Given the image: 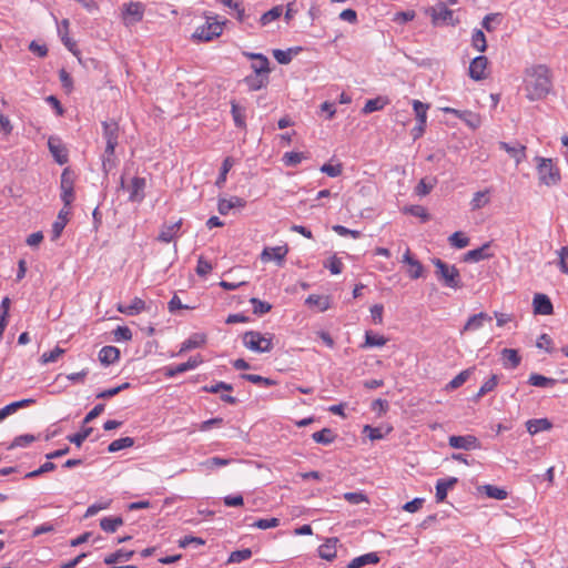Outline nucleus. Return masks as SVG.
<instances>
[{
  "label": "nucleus",
  "instance_id": "f257e3e1",
  "mask_svg": "<svg viewBox=\"0 0 568 568\" xmlns=\"http://www.w3.org/2000/svg\"><path fill=\"white\" fill-rule=\"evenodd\" d=\"M551 88V71L547 65L538 64L526 70V91L529 100L546 98Z\"/></svg>",
  "mask_w": 568,
  "mask_h": 568
},
{
  "label": "nucleus",
  "instance_id": "f03ea898",
  "mask_svg": "<svg viewBox=\"0 0 568 568\" xmlns=\"http://www.w3.org/2000/svg\"><path fill=\"white\" fill-rule=\"evenodd\" d=\"M433 264L436 267L437 278L447 287L460 288L463 286L459 271L455 265H449L440 258H434Z\"/></svg>",
  "mask_w": 568,
  "mask_h": 568
},
{
  "label": "nucleus",
  "instance_id": "7ed1b4c3",
  "mask_svg": "<svg viewBox=\"0 0 568 568\" xmlns=\"http://www.w3.org/2000/svg\"><path fill=\"white\" fill-rule=\"evenodd\" d=\"M537 164V173L539 182L547 186H552L559 183L560 181V172L559 169L555 165L551 159L545 158H536Z\"/></svg>",
  "mask_w": 568,
  "mask_h": 568
},
{
  "label": "nucleus",
  "instance_id": "20e7f679",
  "mask_svg": "<svg viewBox=\"0 0 568 568\" xmlns=\"http://www.w3.org/2000/svg\"><path fill=\"white\" fill-rule=\"evenodd\" d=\"M273 335H263L256 331H248L243 335V344L246 348L256 353H267L273 348Z\"/></svg>",
  "mask_w": 568,
  "mask_h": 568
},
{
  "label": "nucleus",
  "instance_id": "39448f33",
  "mask_svg": "<svg viewBox=\"0 0 568 568\" xmlns=\"http://www.w3.org/2000/svg\"><path fill=\"white\" fill-rule=\"evenodd\" d=\"M425 13L432 18V23L434 26H438L440 23L456 26L459 23V20L454 18L453 10L448 9L443 2L426 9Z\"/></svg>",
  "mask_w": 568,
  "mask_h": 568
},
{
  "label": "nucleus",
  "instance_id": "423d86ee",
  "mask_svg": "<svg viewBox=\"0 0 568 568\" xmlns=\"http://www.w3.org/2000/svg\"><path fill=\"white\" fill-rule=\"evenodd\" d=\"M223 31V22L219 21H207L205 24L199 27L193 34V38L201 41H211L214 38L219 37Z\"/></svg>",
  "mask_w": 568,
  "mask_h": 568
},
{
  "label": "nucleus",
  "instance_id": "0eeeda50",
  "mask_svg": "<svg viewBox=\"0 0 568 568\" xmlns=\"http://www.w3.org/2000/svg\"><path fill=\"white\" fill-rule=\"evenodd\" d=\"M103 126V136L105 139V153H113L115 146L118 145L119 138V125L114 121H104L102 123Z\"/></svg>",
  "mask_w": 568,
  "mask_h": 568
},
{
  "label": "nucleus",
  "instance_id": "6e6552de",
  "mask_svg": "<svg viewBox=\"0 0 568 568\" xmlns=\"http://www.w3.org/2000/svg\"><path fill=\"white\" fill-rule=\"evenodd\" d=\"M144 6L141 2H130L124 6L123 21L126 26L134 24L143 19Z\"/></svg>",
  "mask_w": 568,
  "mask_h": 568
},
{
  "label": "nucleus",
  "instance_id": "1a4fd4ad",
  "mask_svg": "<svg viewBox=\"0 0 568 568\" xmlns=\"http://www.w3.org/2000/svg\"><path fill=\"white\" fill-rule=\"evenodd\" d=\"M488 59L485 55H478L473 59L469 64L468 74L475 81H480L487 78Z\"/></svg>",
  "mask_w": 568,
  "mask_h": 568
},
{
  "label": "nucleus",
  "instance_id": "9d476101",
  "mask_svg": "<svg viewBox=\"0 0 568 568\" xmlns=\"http://www.w3.org/2000/svg\"><path fill=\"white\" fill-rule=\"evenodd\" d=\"M448 444L450 447L456 449H465V450H471L480 448V443L477 439V437L473 435H466V436H450L448 438Z\"/></svg>",
  "mask_w": 568,
  "mask_h": 568
},
{
  "label": "nucleus",
  "instance_id": "9b49d317",
  "mask_svg": "<svg viewBox=\"0 0 568 568\" xmlns=\"http://www.w3.org/2000/svg\"><path fill=\"white\" fill-rule=\"evenodd\" d=\"M48 146L50 153L60 165L65 164L68 162V151L65 146L61 143L60 139L55 136H50L48 140Z\"/></svg>",
  "mask_w": 568,
  "mask_h": 568
},
{
  "label": "nucleus",
  "instance_id": "f8f14e48",
  "mask_svg": "<svg viewBox=\"0 0 568 568\" xmlns=\"http://www.w3.org/2000/svg\"><path fill=\"white\" fill-rule=\"evenodd\" d=\"M288 253V248L286 245L284 246H274V247H265L261 254L262 262L276 261L278 265L284 263L285 256Z\"/></svg>",
  "mask_w": 568,
  "mask_h": 568
},
{
  "label": "nucleus",
  "instance_id": "ddd939ff",
  "mask_svg": "<svg viewBox=\"0 0 568 568\" xmlns=\"http://www.w3.org/2000/svg\"><path fill=\"white\" fill-rule=\"evenodd\" d=\"M202 358L200 355H196V356H193V357H190L187 362L185 363H181L174 367H166L165 368V376L166 377H174L176 376L178 374H182L186 371H190V369H193L195 367H197L201 363H202Z\"/></svg>",
  "mask_w": 568,
  "mask_h": 568
},
{
  "label": "nucleus",
  "instance_id": "4468645a",
  "mask_svg": "<svg viewBox=\"0 0 568 568\" xmlns=\"http://www.w3.org/2000/svg\"><path fill=\"white\" fill-rule=\"evenodd\" d=\"M534 312L540 315H550L554 312L550 298L545 294H536L532 301Z\"/></svg>",
  "mask_w": 568,
  "mask_h": 568
},
{
  "label": "nucleus",
  "instance_id": "2eb2a0df",
  "mask_svg": "<svg viewBox=\"0 0 568 568\" xmlns=\"http://www.w3.org/2000/svg\"><path fill=\"white\" fill-rule=\"evenodd\" d=\"M146 182L144 178L135 176L131 181V185L129 186L130 195L129 201L131 202H141L144 199V189Z\"/></svg>",
  "mask_w": 568,
  "mask_h": 568
},
{
  "label": "nucleus",
  "instance_id": "dca6fc26",
  "mask_svg": "<svg viewBox=\"0 0 568 568\" xmlns=\"http://www.w3.org/2000/svg\"><path fill=\"white\" fill-rule=\"evenodd\" d=\"M490 250V242L483 244L480 247L468 251L464 255L465 262H480L493 256Z\"/></svg>",
  "mask_w": 568,
  "mask_h": 568
},
{
  "label": "nucleus",
  "instance_id": "f3484780",
  "mask_svg": "<svg viewBox=\"0 0 568 568\" xmlns=\"http://www.w3.org/2000/svg\"><path fill=\"white\" fill-rule=\"evenodd\" d=\"M402 262L409 265L408 275L413 280L422 276L424 267L422 263L412 255L409 248L404 253Z\"/></svg>",
  "mask_w": 568,
  "mask_h": 568
},
{
  "label": "nucleus",
  "instance_id": "a211bd4d",
  "mask_svg": "<svg viewBox=\"0 0 568 568\" xmlns=\"http://www.w3.org/2000/svg\"><path fill=\"white\" fill-rule=\"evenodd\" d=\"M243 81L250 91H257L268 84L270 77L267 74L254 72L253 74L246 75Z\"/></svg>",
  "mask_w": 568,
  "mask_h": 568
},
{
  "label": "nucleus",
  "instance_id": "6ab92c4d",
  "mask_svg": "<svg viewBox=\"0 0 568 568\" xmlns=\"http://www.w3.org/2000/svg\"><path fill=\"white\" fill-rule=\"evenodd\" d=\"M499 148L504 151H506L510 158L515 160L516 165L521 163V161L525 159L526 154V146L519 143H516L514 145L507 143V142H499Z\"/></svg>",
  "mask_w": 568,
  "mask_h": 568
},
{
  "label": "nucleus",
  "instance_id": "aec40b11",
  "mask_svg": "<svg viewBox=\"0 0 568 568\" xmlns=\"http://www.w3.org/2000/svg\"><path fill=\"white\" fill-rule=\"evenodd\" d=\"M246 202L239 196H232L231 199H220L217 203V210L220 214L226 215L232 209L244 207Z\"/></svg>",
  "mask_w": 568,
  "mask_h": 568
},
{
  "label": "nucleus",
  "instance_id": "412c9836",
  "mask_svg": "<svg viewBox=\"0 0 568 568\" xmlns=\"http://www.w3.org/2000/svg\"><path fill=\"white\" fill-rule=\"evenodd\" d=\"M456 477H448L446 479H439L436 484V501L442 503L447 497L448 489L453 488L457 484Z\"/></svg>",
  "mask_w": 568,
  "mask_h": 568
},
{
  "label": "nucleus",
  "instance_id": "4be33fe9",
  "mask_svg": "<svg viewBox=\"0 0 568 568\" xmlns=\"http://www.w3.org/2000/svg\"><path fill=\"white\" fill-rule=\"evenodd\" d=\"M500 355H501L503 365L505 368L514 369V368L518 367L521 362V357L518 354V351H516L514 348H504L500 352Z\"/></svg>",
  "mask_w": 568,
  "mask_h": 568
},
{
  "label": "nucleus",
  "instance_id": "5701e85b",
  "mask_svg": "<svg viewBox=\"0 0 568 568\" xmlns=\"http://www.w3.org/2000/svg\"><path fill=\"white\" fill-rule=\"evenodd\" d=\"M337 542L338 539L336 537L326 539L325 544L321 545L318 548L320 557L325 560H333L336 557Z\"/></svg>",
  "mask_w": 568,
  "mask_h": 568
},
{
  "label": "nucleus",
  "instance_id": "b1692460",
  "mask_svg": "<svg viewBox=\"0 0 568 568\" xmlns=\"http://www.w3.org/2000/svg\"><path fill=\"white\" fill-rule=\"evenodd\" d=\"M206 343V335L204 333H194L182 343L180 354L201 347Z\"/></svg>",
  "mask_w": 568,
  "mask_h": 568
},
{
  "label": "nucleus",
  "instance_id": "393cba45",
  "mask_svg": "<svg viewBox=\"0 0 568 568\" xmlns=\"http://www.w3.org/2000/svg\"><path fill=\"white\" fill-rule=\"evenodd\" d=\"M490 321H491V317L487 313L480 312L478 314H475L468 318L462 333L467 332V331H476V329L480 328L485 322H490Z\"/></svg>",
  "mask_w": 568,
  "mask_h": 568
},
{
  "label": "nucleus",
  "instance_id": "a878e982",
  "mask_svg": "<svg viewBox=\"0 0 568 568\" xmlns=\"http://www.w3.org/2000/svg\"><path fill=\"white\" fill-rule=\"evenodd\" d=\"M181 225H182L181 219L170 225H163L161 229V232L158 236V240L161 242H164V243H170L176 236Z\"/></svg>",
  "mask_w": 568,
  "mask_h": 568
},
{
  "label": "nucleus",
  "instance_id": "bb28decb",
  "mask_svg": "<svg viewBox=\"0 0 568 568\" xmlns=\"http://www.w3.org/2000/svg\"><path fill=\"white\" fill-rule=\"evenodd\" d=\"M70 214V211L67 207H63L55 220V222L52 225V241H55L60 237L63 229L65 227L68 223V216Z\"/></svg>",
  "mask_w": 568,
  "mask_h": 568
},
{
  "label": "nucleus",
  "instance_id": "cd10ccee",
  "mask_svg": "<svg viewBox=\"0 0 568 568\" xmlns=\"http://www.w3.org/2000/svg\"><path fill=\"white\" fill-rule=\"evenodd\" d=\"M120 357L119 348L114 346H104L99 352V361L103 365H110L116 362Z\"/></svg>",
  "mask_w": 568,
  "mask_h": 568
},
{
  "label": "nucleus",
  "instance_id": "c85d7f7f",
  "mask_svg": "<svg viewBox=\"0 0 568 568\" xmlns=\"http://www.w3.org/2000/svg\"><path fill=\"white\" fill-rule=\"evenodd\" d=\"M145 308V302L143 300H141L140 297H135L133 298V301L131 302L130 305H122V304H119L116 310L122 313V314H125V315H136L139 313H141L143 310Z\"/></svg>",
  "mask_w": 568,
  "mask_h": 568
},
{
  "label": "nucleus",
  "instance_id": "c756f323",
  "mask_svg": "<svg viewBox=\"0 0 568 568\" xmlns=\"http://www.w3.org/2000/svg\"><path fill=\"white\" fill-rule=\"evenodd\" d=\"M379 562V557L376 552H368L362 555L359 557L354 558L348 565L347 568H361L366 565H375Z\"/></svg>",
  "mask_w": 568,
  "mask_h": 568
},
{
  "label": "nucleus",
  "instance_id": "7c9ffc66",
  "mask_svg": "<svg viewBox=\"0 0 568 568\" xmlns=\"http://www.w3.org/2000/svg\"><path fill=\"white\" fill-rule=\"evenodd\" d=\"M444 111L446 113H454L458 115L460 119L465 120L467 124L471 128H477L480 123L479 116L473 112L464 111L460 112L458 110L452 109V108H445Z\"/></svg>",
  "mask_w": 568,
  "mask_h": 568
},
{
  "label": "nucleus",
  "instance_id": "2f4dec72",
  "mask_svg": "<svg viewBox=\"0 0 568 568\" xmlns=\"http://www.w3.org/2000/svg\"><path fill=\"white\" fill-rule=\"evenodd\" d=\"M69 26L70 22L68 19H63L61 23L58 26V32L61 37L63 44L71 51L74 52L75 43L69 38Z\"/></svg>",
  "mask_w": 568,
  "mask_h": 568
},
{
  "label": "nucleus",
  "instance_id": "473e14b6",
  "mask_svg": "<svg viewBox=\"0 0 568 568\" xmlns=\"http://www.w3.org/2000/svg\"><path fill=\"white\" fill-rule=\"evenodd\" d=\"M335 438L336 434L331 428H323L322 430L312 434V439L315 443L323 445L332 444L335 440Z\"/></svg>",
  "mask_w": 568,
  "mask_h": 568
},
{
  "label": "nucleus",
  "instance_id": "72a5a7b5",
  "mask_svg": "<svg viewBox=\"0 0 568 568\" xmlns=\"http://www.w3.org/2000/svg\"><path fill=\"white\" fill-rule=\"evenodd\" d=\"M527 430L535 435L541 430H548L551 428V423L547 418H540V419H529L526 423Z\"/></svg>",
  "mask_w": 568,
  "mask_h": 568
},
{
  "label": "nucleus",
  "instance_id": "f704fd0d",
  "mask_svg": "<svg viewBox=\"0 0 568 568\" xmlns=\"http://www.w3.org/2000/svg\"><path fill=\"white\" fill-rule=\"evenodd\" d=\"M528 383L536 387H554L557 384V381L555 378L534 373L530 374Z\"/></svg>",
  "mask_w": 568,
  "mask_h": 568
},
{
  "label": "nucleus",
  "instance_id": "c9c22d12",
  "mask_svg": "<svg viewBox=\"0 0 568 568\" xmlns=\"http://www.w3.org/2000/svg\"><path fill=\"white\" fill-rule=\"evenodd\" d=\"M231 113L237 128H245V109L240 106L236 101H231Z\"/></svg>",
  "mask_w": 568,
  "mask_h": 568
},
{
  "label": "nucleus",
  "instance_id": "e433bc0d",
  "mask_svg": "<svg viewBox=\"0 0 568 568\" xmlns=\"http://www.w3.org/2000/svg\"><path fill=\"white\" fill-rule=\"evenodd\" d=\"M123 525L122 517H104L100 520V527L105 532H114L120 526Z\"/></svg>",
  "mask_w": 568,
  "mask_h": 568
},
{
  "label": "nucleus",
  "instance_id": "4c0bfd02",
  "mask_svg": "<svg viewBox=\"0 0 568 568\" xmlns=\"http://www.w3.org/2000/svg\"><path fill=\"white\" fill-rule=\"evenodd\" d=\"M306 304L310 306L317 307L318 311L323 312L329 307V298L323 295L312 294L306 298Z\"/></svg>",
  "mask_w": 568,
  "mask_h": 568
},
{
  "label": "nucleus",
  "instance_id": "58836bf2",
  "mask_svg": "<svg viewBox=\"0 0 568 568\" xmlns=\"http://www.w3.org/2000/svg\"><path fill=\"white\" fill-rule=\"evenodd\" d=\"M387 343V338L383 335L373 334L371 331L365 333V343L362 347H375L384 346Z\"/></svg>",
  "mask_w": 568,
  "mask_h": 568
},
{
  "label": "nucleus",
  "instance_id": "ea45409f",
  "mask_svg": "<svg viewBox=\"0 0 568 568\" xmlns=\"http://www.w3.org/2000/svg\"><path fill=\"white\" fill-rule=\"evenodd\" d=\"M133 555H134L133 550L119 549L115 552L110 554L109 556H106L104 558V562L106 565H112V564L118 562L120 560H130Z\"/></svg>",
  "mask_w": 568,
  "mask_h": 568
},
{
  "label": "nucleus",
  "instance_id": "a19ab883",
  "mask_svg": "<svg viewBox=\"0 0 568 568\" xmlns=\"http://www.w3.org/2000/svg\"><path fill=\"white\" fill-rule=\"evenodd\" d=\"M483 491L487 495V497L504 500L507 498L508 493L504 488H499L494 485H485L481 487Z\"/></svg>",
  "mask_w": 568,
  "mask_h": 568
},
{
  "label": "nucleus",
  "instance_id": "79ce46f5",
  "mask_svg": "<svg viewBox=\"0 0 568 568\" xmlns=\"http://www.w3.org/2000/svg\"><path fill=\"white\" fill-rule=\"evenodd\" d=\"M488 193H489L488 190L476 192L470 202L471 210H474V211L479 210V209L484 207L486 204H488V202H489Z\"/></svg>",
  "mask_w": 568,
  "mask_h": 568
},
{
  "label": "nucleus",
  "instance_id": "37998d69",
  "mask_svg": "<svg viewBox=\"0 0 568 568\" xmlns=\"http://www.w3.org/2000/svg\"><path fill=\"white\" fill-rule=\"evenodd\" d=\"M133 445H134V439L133 438H131V437H122V438L113 440L109 445L108 452L109 453H115V452L122 450L124 448L132 447Z\"/></svg>",
  "mask_w": 568,
  "mask_h": 568
},
{
  "label": "nucleus",
  "instance_id": "c03bdc74",
  "mask_svg": "<svg viewBox=\"0 0 568 568\" xmlns=\"http://www.w3.org/2000/svg\"><path fill=\"white\" fill-rule=\"evenodd\" d=\"M471 45L479 52H485L487 49V41L484 32L479 29L475 30L471 36Z\"/></svg>",
  "mask_w": 568,
  "mask_h": 568
},
{
  "label": "nucleus",
  "instance_id": "a18cd8bd",
  "mask_svg": "<svg viewBox=\"0 0 568 568\" xmlns=\"http://www.w3.org/2000/svg\"><path fill=\"white\" fill-rule=\"evenodd\" d=\"M474 367L462 371L457 376H455L447 385V388L456 389L460 387L471 375L474 372Z\"/></svg>",
  "mask_w": 568,
  "mask_h": 568
},
{
  "label": "nucleus",
  "instance_id": "49530a36",
  "mask_svg": "<svg viewBox=\"0 0 568 568\" xmlns=\"http://www.w3.org/2000/svg\"><path fill=\"white\" fill-rule=\"evenodd\" d=\"M413 108L418 123L426 124L427 110L429 105L420 102L419 100H413Z\"/></svg>",
  "mask_w": 568,
  "mask_h": 568
},
{
  "label": "nucleus",
  "instance_id": "de8ad7c7",
  "mask_svg": "<svg viewBox=\"0 0 568 568\" xmlns=\"http://www.w3.org/2000/svg\"><path fill=\"white\" fill-rule=\"evenodd\" d=\"M282 12L283 10L281 6L272 8L271 10L262 14V17L260 18L261 24L267 26L268 23L277 20L282 16Z\"/></svg>",
  "mask_w": 568,
  "mask_h": 568
},
{
  "label": "nucleus",
  "instance_id": "09e8293b",
  "mask_svg": "<svg viewBox=\"0 0 568 568\" xmlns=\"http://www.w3.org/2000/svg\"><path fill=\"white\" fill-rule=\"evenodd\" d=\"M436 184V178L430 179L429 182H427L425 179H422L415 187V193L419 196H425L434 189Z\"/></svg>",
  "mask_w": 568,
  "mask_h": 568
},
{
  "label": "nucleus",
  "instance_id": "8fccbe9b",
  "mask_svg": "<svg viewBox=\"0 0 568 568\" xmlns=\"http://www.w3.org/2000/svg\"><path fill=\"white\" fill-rule=\"evenodd\" d=\"M251 68L256 73H262V74L268 75L271 72L270 61H268L267 57L264 54L260 55V59H257L255 62H253Z\"/></svg>",
  "mask_w": 568,
  "mask_h": 568
},
{
  "label": "nucleus",
  "instance_id": "3c124183",
  "mask_svg": "<svg viewBox=\"0 0 568 568\" xmlns=\"http://www.w3.org/2000/svg\"><path fill=\"white\" fill-rule=\"evenodd\" d=\"M65 353L64 348H61L60 346H55L51 352H45L41 355L40 362L41 364H49L57 362L60 356H62Z\"/></svg>",
  "mask_w": 568,
  "mask_h": 568
},
{
  "label": "nucleus",
  "instance_id": "603ef678",
  "mask_svg": "<svg viewBox=\"0 0 568 568\" xmlns=\"http://www.w3.org/2000/svg\"><path fill=\"white\" fill-rule=\"evenodd\" d=\"M233 164H234V161L232 158L227 156L226 159H224V161L222 163L220 175L215 182L216 186L222 187L224 185V183L226 181V175H227L229 171L232 169Z\"/></svg>",
  "mask_w": 568,
  "mask_h": 568
},
{
  "label": "nucleus",
  "instance_id": "864d4df0",
  "mask_svg": "<svg viewBox=\"0 0 568 568\" xmlns=\"http://www.w3.org/2000/svg\"><path fill=\"white\" fill-rule=\"evenodd\" d=\"M498 384V376L497 375H491L489 379H487L479 388L478 393L476 394L475 396V399H479L480 397H483L484 395H486L487 393L491 392L495 389V387L497 386Z\"/></svg>",
  "mask_w": 568,
  "mask_h": 568
},
{
  "label": "nucleus",
  "instance_id": "5fc2aeb1",
  "mask_svg": "<svg viewBox=\"0 0 568 568\" xmlns=\"http://www.w3.org/2000/svg\"><path fill=\"white\" fill-rule=\"evenodd\" d=\"M241 377L250 383L261 384L266 387L273 386L276 384L275 381L267 378V377H263L261 375H256V374H242Z\"/></svg>",
  "mask_w": 568,
  "mask_h": 568
},
{
  "label": "nucleus",
  "instance_id": "6e6d98bb",
  "mask_svg": "<svg viewBox=\"0 0 568 568\" xmlns=\"http://www.w3.org/2000/svg\"><path fill=\"white\" fill-rule=\"evenodd\" d=\"M252 557V550L248 548L235 550L231 552L227 562L229 564H239L244 560H247Z\"/></svg>",
  "mask_w": 568,
  "mask_h": 568
},
{
  "label": "nucleus",
  "instance_id": "4d7b16f0",
  "mask_svg": "<svg viewBox=\"0 0 568 568\" xmlns=\"http://www.w3.org/2000/svg\"><path fill=\"white\" fill-rule=\"evenodd\" d=\"M449 244L456 248H464L469 244V239L462 232H455L448 237Z\"/></svg>",
  "mask_w": 568,
  "mask_h": 568
},
{
  "label": "nucleus",
  "instance_id": "13d9d810",
  "mask_svg": "<svg viewBox=\"0 0 568 568\" xmlns=\"http://www.w3.org/2000/svg\"><path fill=\"white\" fill-rule=\"evenodd\" d=\"M304 159H306L303 152H286L283 156V162L286 166H296Z\"/></svg>",
  "mask_w": 568,
  "mask_h": 568
},
{
  "label": "nucleus",
  "instance_id": "bf43d9fd",
  "mask_svg": "<svg viewBox=\"0 0 568 568\" xmlns=\"http://www.w3.org/2000/svg\"><path fill=\"white\" fill-rule=\"evenodd\" d=\"M250 303L253 306V313L256 315H263L265 313H268L272 308V305L270 303L261 301L256 297H252L250 300Z\"/></svg>",
  "mask_w": 568,
  "mask_h": 568
},
{
  "label": "nucleus",
  "instance_id": "052dcab7",
  "mask_svg": "<svg viewBox=\"0 0 568 568\" xmlns=\"http://www.w3.org/2000/svg\"><path fill=\"white\" fill-rule=\"evenodd\" d=\"M385 103L386 102L383 100V98L367 100L362 112L364 114H368V113L382 110L384 108Z\"/></svg>",
  "mask_w": 568,
  "mask_h": 568
},
{
  "label": "nucleus",
  "instance_id": "680f3d73",
  "mask_svg": "<svg viewBox=\"0 0 568 568\" xmlns=\"http://www.w3.org/2000/svg\"><path fill=\"white\" fill-rule=\"evenodd\" d=\"M93 428L92 427H84L81 432L68 436V440L70 443L75 444L78 447L82 445V443L92 434Z\"/></svg>",
  "mask_w": 568,
  "mask_h": 568
},
{
  "label": "nucleus",
  "instance_id": "e2e57ef3",
  "mask_svg": "<svg viewBox=\"0 0 568 568\" xmlns=\"http://www.w3.org/2000/svg\"><path fill=\"white\" fill-rule=\"evenodd\" d=\"M36 440V437L30 434L20 435L13 439V442L9 445L8 449H13L17 447H26Z\"/></svg>",
  "mask_w": 568,
  "mask_h": 568
},
{
  "label": "nucleus",
  "instance_id": "0e129e2a",
  "mask_svg": "<svg viewBox=\"0 0 568 568\" xmlns=\"http://www.w3.org/2000/svg\"><path fill=\"white\" fill-rule=\"evenodd\" d=\"M74 186V174L73 172L69 169V168H65L61 174V190L62 189H73Z\"/></svg>",
  "mask_w": 568,
  "mask_h": 568
},
{
  "label": "nucleus",
  "instance_id": "69168bd1",
  "mask_svg": "<svg viewBox=\"0 0 568 568\" xmlns=\"http://www.w3.org/2000/svg\"><path fill=\"white\" fill-rule=\"evenodd\" d=\"M202 390L205 392V393L217 394L221 390L232 392L233 390V386L231 384L225 383V382H217L216 384L211 385V386H203Z\"/></svg>",
  "mask_w": 568,
  "mask_h": 568
},
{
  "label": "nucleus",
  "instance_id": "338daca9",
  "mask_svg": "<svg viewBox=\"0 0 568 568\" xmlns=\"http://www.w3.org/2000/svg\"><path fill=\"white\" fill-rule=\"evenodd\" d=\"M273 57L281 64H288L292 61V50H273Z\"/></svg>",
  "mask_w": 568,
  "mask_h": 568
},
{
  "label": "nucleus",
  "instance_id": "774afa93",
  "mask_svg": "<svg viewBox=\"0 0 568 568\" xmlns=\"http://www.w3.org/2000/svg\"><path fill=\"white\" fill-rule=\"evenodd\" d=\"M559 254V267L562 273L568 274V246H564L558 252Z\"/></svg>",
  "mask_w": 568,
  "mask_h": 568
}]
</instances>
